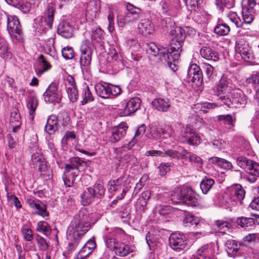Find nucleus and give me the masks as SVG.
<instances>
[{
  "label": "nucleus",
  "mask_w": 259,
  "mask_h": 259,
  "mask_svg": "<svg viewBox=\"0 0 259 259\" xmlns=\"http://www.w3.org/2000/svg\"><path fill=\"white\" fill-rule=\"evenodd\" d=\"M184 137L190 145H197L200 143V136L193 130L186 128Z\"/></svg>",
  "instance_id": "obj_25"
},
{
  "label": "nucleus",
  "mask_w": 259,
  "mask_h": 259,
  "mask_svg": "<svg viewBox=\"0 0 259 259\" xmlns=\"http://www.w3.org/2000/svg\"><path fill=\"white\" fill-rule=\"evenodd\" d=\"M170 165L168 163H162L158 167V174L161 176H164L170 170Z\"/></svg>",
  "instance_id": "obj_62"
},
{
  "label": "nucleus",
  "mask_w": 259,
  "mask_h": 259,
  "mask_svg": "<svg viewBox=\"0 0 259 259\" xmlns=\"http://www.w3.org/2000/svg\"><path fill=\"white\" fill-rule=\"evenodd\" d=\"M58 119L57 116L52 115L49 116L45 130L49 135L53 134L57 129Z\"/></svg>",
  "instance_id": "obj_29"
},
{
  "label": "nucleus",
  "mask_w": 259,
  "mask_h": 259,
  "mask_svg": "<svg viewBox=\"0 0 259 259\" xmlns=\"http://www.w3.org/2000/svg\"><path fill=\"white\" fill-rule=\"evenodd\" d=\"M127 126L125 122H121L114 126L112 130L110 140L112 143H116L122 139L126 134Z\"/></svg>",
  "instance_id": "obj_17"
},
{
  "label": "nucleus",
  "mask_w": 259,
  "mask_h": 259,
  "mask_svg": "<svg viewBox=\"0 0 259 259\" xmlns=\"http://www.w3.org/2000/svg\"><path fill=\"white\" fill-rule=\"evenodd\" d=\"M92 54H80V63L81 66H89L91 63Z\"/></svg>",
  "instance_id": "obj_56"
},
{
  "label": "nucleus",
  "mask_w": 259,
  "mask_h": 259,
  "mask_svg": "<svg viewBox=\"0 0 259 259\" xmlns=\"http://www.w3.org/2000/svg\"><path fill=\"white\" fill-rule=\"evenodd\" d=\"M141 102V99L139 97L131 98L126 103V106L123 110L120 113V116H128L135 113L140 108Z\"/></svg>",
  "instance_id": "obj_16"
},
{
  "label": "nucleus",
  "mask_w": 259,
  "mask_h": 259,
  "mask_svg": "<svg viewBox=\"0 0 259 259\" xmlns=\"http://www.w3.org/2000/svg\"><path fill=\"white\" fill-rule=\"evenodd\" d=\"M226 251L229 255L235 254L240 247V244L234 240H227L225 243Z\"/></svg>",
  "instance_id": "obj_33"
},
{
  "label": "nucleus",
  "mask_w": 259,
  "mask_h": 259,
  "mask_svg": "<svg viewBox=\"0 0 259 259\" xmlns=\"http://www.w3.org/2000/svg\"><path fill=\"white\" fill-rule=\"evenodd\" d=\"M96 196L95 189L91 187L87 188L81 196L82 204L84 206L89 205L93 201Z\"/></svg>",
  "instance_id": "obj_27"
},
{
  "label": "nucleus",
  "mask_w": 259,
  "mask_h": 259,
  "mask_svg": "<svg viewBox=\"0 0 259 259\" xmlns=\"http://www.w3.org/2000/svg\"><path fill=\"white\" fill-rule=\"evenodd\" d=\"M179 158L188 159L193 164L196 166L197 168L202 167V162L201 158L195 154L189 152L186 150H183L181 153H179Z\"/></svg>",
  "instance_id": "obj_20"
},
{
  "label": "nucleus",
  "mask_w": 259,
  "mask_h": 259,
  "mask_svg": "<svg viewBox=\"0 0 259 259\" xmlns=\"http://www.w3.org/2000/svg\"><path fill=\"white\" fill-rule=\"evenodd\" d=\"M184 225L186 226H196L199 224L200 220L198 218L194 216L191 213L184 211L183 213Z\"/></svg>",
  "instance_id": "obj_30"
},
{
  "label": "nucleus",
  "mask_w": 259,
  "mask_h": 259,
  "mask_svg": "<svg viewBox=\"0 0 259 259\" xmlns=\"http://www.w3.org/2000/svg\"><path fill=\"white\" fill-rule=\"evenodd\" d=\"M145 155L149 156H160V157H165L168 156L170 158L174 159H179V152L177 151L173 150H168L166 151H160V150H149L147 151L145 153Z\"/></svg>",
  "instance_id": "obj_21"
},
{
  "label": "nucleus",
  "mask_w": 259,
  "mask_h": 259,
  "mask_svg": "<svg viewBox=\"0 0 259 259\" xmlns=\"http://www.w3.org/2000/svg\"><path fill=\"white\" fill-rule=\"evenodd\" d=\"M230 31V27L224 23H219L214 28V33L220 36L226 35Z\"/></svg>",
  "instance_id": "obj_43"
},
{
  "label": "nucleus",
  "mask_w": 259,
  "mask_h": 259,
  "mask_svg": "<svg viewBox=\"0 0 259 259\" xmlns=\"http://www.w3.org/2000/svg\"><path fill=\"white\" fill-rule=\"evenodd\" d=\"M44 99L46 102L55 104L58 103L60 100V96L58 91L57 84L52 82L44 94Z\"/></svg>",
  "instance_id": "obj_14"
},
{
  "label": "nucleus",
  "mask_w": 259,
  "mask_h": 259,
  "mask_svg": "<svg viewBox=\"0 0 259 259\" xmlns=\"http://www.w3.org/2000/svg\"><path fill=\"white\" fill-rule=\"evenodd\" d=\"M228 17L230 20L235 24L237 27H241L243 26V22L240 18L235 12H230L228 14Z\"/></svg>",
  "instance_id": "obj_51"
},
{
  "label": "nucleus",
  "mask_w": 259,
  "mask_h": 259,
  "mask_svg": "<svg viewBox=\"0 0 259 259\" xmlns=\"http://www.w3.org/2000/svg\"><path fill=\"white\" fill-rule=\"evenodd\" d=\"M215 225L218 230L222 233H225L226 230L232 228V225L230 223L224 220L216 221L215 222Z\"/></svg>",
  "instance_id": "obj_49"
},
{
  "label": "nucleus",
  "mask_w": 259,
  "mask_h": 259,
  "mask_svg": "<svg viewBox=\"0 0 259 259\" xmlns=\"http://www.w3.org/2000/svg\"><path fill=\"white\" fill-rule=\"evenodd\" d=\"M146 240L150 249H153L156 243V239L154 236L148 232L146 235Z\"/></svg>",
  "instance_id": "obj_63"
},
{
  "label": "nucleus",
  "mask_w": 259,
  "mask_h": 259,
  "mask_svg": "<svg viewBox=\"0 0 259 259\" xmlns=\"http://www.w3.org/2000/svg\"><path fill=\"white\" fill-rule=\"evenodd\" d=\"M162 13L165 15L172 16L180 8V0H163L162 4Z\"/></svg>",
  "instance_id": "obj_19"
},
{
  "label": "nucleus",
  "mask_w": 259,
  "mask_h": 259,
  "mask_svg": "<svg viewBox=\"0 0 259 259\" xmlns=\"http://www.w3.org/2000/svg\"><path fill=\"white\" fill-rule=\"evenodd\" d=\"M122 150V148L116 150V156L120 163L128 165L135 164L137 163V159L133 154H125L122 156L121 154Z\"/></svg>",
  "instance_id": "obj_23"
},
{
  "label": "nucleus",
  "mask_w": 259,
  "mask_h": 259,
  "mask_svg": "<svg viewBox=\"0 0 259 259\" xmlns=\"http://www.w3.org/2000/svg\"><path fill=\"white\" fill-rule=\"evenodd\" d=\"M38 106V101L35 97H30L28 99L27 107L29 110V119L33 120L34 118L33 114Z\"/></svg>",
  "instance_id": "obj_41"
},
{
  "label": "nucleus",
  "mask_w": 259,
  "mask_h": 259,
  "mask_svg": "<svg viewBox=\"0 0 259 259\" xmlns=\"http://www.w3.org/2000/svg\"><path fill=\"white\" fill-rule=\"evenodd\" d=\"M36 241L39 249L41 250H46L48 248L49 245L46 239L38 235L36 238Z\"/></svg>",
  "instance_id": "obj_61"
},
{
  "label": "nucleus",
  "mask_w": 259,
  "mask_h": 259,
  "mask_svg": "<svg viewBox=\"0 0 259 259\" xmlns=\"http://www.w3.org/2000/svg\"><path fill=\"white\" fill-rule=\"evenodd\" d=\"M146 52L150 59L158 56L159 59L162 62L167 63L170 68H172V65L174 66V62L171 60V55H170L171 53L169 49H159L154 43L151 42L147 44Z\"/></svg>",
  "instance_id": "obj_6"
},
{
  "label": "nucleus",
  "mask_w": 259,
  "mask_h": 259,
  "mask_svg": "<svg viewBox=\"0 0 259 259\" xmlns=\"http://www.w3.org/2000/svg\"><path fill=\"white\" fill-rule=\"evenodd\" d=\"M257 6L255 0H243L242 2V16L244 23L250 24L253 20V14Z\"/></svg>",
  "instance_id": "obj_8"
},
{
  "label": "nucleus",
  "mask_w": 259,
  "mask_h": 259,
  "mask_svg": "<svg viewBox=\"0 0 259 259\" xmlns=\"http://www.w3.org/2000/svg\"><path fill=\"white\" fill-rule=\"evenodd\" d=\"M38 170L40 175L45 178L50 179L51 170L48 168L45 160L41 161L37 164Z\"/></svg>",
  "instance_id": "obj_48"
},
{
  "label": "nucleus",
  "mask_w": 259,
  "mask_h": 259,
  "mask_svg": "<svg viewBox=\"0 0 259 259\" xmlns=\"http://www.w3.org/2000/svg\"><path fill=\"white\" fill-rule=\"evenodd\" d=\"M62 56L66 59H71L74 57L73 49L69 47L64 48L62 50Z\"/></svg>",
  "instance_id": "obj_59"
},
{
  "label": "nucleus",
  "mask_w": 259,
  "mask_h": 259,
  "mask_svg": "<svg viewBox=\"0 0 259 259\" xmlns=\"http://www.w3.org/2000/svg\"><path fill=\"white\" fill-rule=\"evenodd\" d=\"M58 33L65 38H69L73 35V28L67 22L60 23L58 27Z\"/></svg>",
  "instance_id": "obj_24"
},
{
  "label": "nucleus",
  "mask_w": 259,
  "mask_h": 259,
  "mask_svg": "<svg viewBox=\"0 0 259 259\" xmlns=\"http://www.w3.org/2000/svg\"><path fill=\"white\" fill-rule=\"evenodd\" d=\"M169 35L171 37L169 49L171 55V60L174 62V66L176 65L180 53L182 52V46L186 37L185 30L181 27L177 26L170 31Z\"/></svg>",
  "instance_id": "obj_4"
},
{
  "label": "nucleus",
  "mask_w": 259,
  "mask_h": 259,
  "mask_svg": "<svg viewBox=\"0 0 259 259\" xmlns=\"http://www.w3.org/2000/svg\"><path fill=\"white\" fill-rule=\"evenodd\" d=\"M100 11V6L96 2H90L87 9V14L91 16L92 19L96 18Z\"/></svg>",
  "instance_id": "obj_35"
},
{
  "label": "nucleus",
  "mask_w": 259,
  "mask_h": 259,
  "mask_svg": "<svg viewBox=\"0 0 259 259\" xmlns=\"http://www.w3.org/2000/svg\"><path fill=\"white\" fill-rule=\"evenodd\" d=\"M36 230L46 236H49L51 232L50 226L45 221H40L37 223Z\"/></svg>",
  "instance_id": "obj_47"
},
{
  "label": "nucleus",
  "mask_w": 259,
  "mask_h": 259,
  "mask_svg": "<svg viewBox=\"0 0 259 259\" xmlns=\"http://www.w3.org/2000/svg\"><path fill=\"white\" fill-rule=\"evenodd\" d=\"M31 159L33 164L36 165H37L38 163L44 160L40 149L38 148L36 149V152L32 154Z\"/></svg>",
  "instance_id": "obj_58"
},
{
  "label": "nucleus",
  "mask_w": 259,
  "mask_h": 259,
  "mask_svg": "<svg viewBox=\"0 0 259 259\" xmlns=\"http://www.w3.org/2000/svg\"><path fill=\"white\" fill-rule=\"evenodd\" d=\"M97 94L102 98L109 97V84L106 83H98L95 85Z\"/></svg>",
  "instance_id": "obj_32"
},
{
  "label": "nucleus",
  "mask_w": 259,
  "mask_h": 259,
  "mask_svg": "<svg viewBox=\"0 0 259 259\" xmlns=\"http://www.w3.org/2000/svg\"><path fill=\"white\" fill-rule=\"evenodd\" d=\"M21 231L24 237V239L28 241H30L33 238L32 231L27 227H23Z\"/></svg>",
  "instance_id": "obj_60"
},
{
  "label": "nucleus",
  "mask_w": 259,
  "mask_h": 259,
  "mask_svg": "<svg viewBox=\"0 0 259 259\" xmlns=\"http://www.w3.org/2000/svg\"><path fill=\"white\" fill-rule=\"evenodd\" d=\"M169 243L171 247L176 251H180L187 247V241L183 234L172 233L169 238Z\"/></svg>",
  "instance_id": "obj_13"
},
{
  "label": "nucleus",
  "mask_w": 259,
  "mask_h": 259,
  "mask_svg": "<svg viewBox=\"0 0 259 259\" xmlns=\"http://www.w3.org/2000/svg\"><path fill=\"white\" fill-rule=\"evenodd\" d=\"M8 4L12 5L21 10L24 13L29 11V7L26 5L19 1V0H5Z\"/></svg>",
  "instance_id": "obj_46"
},
{
  "label": "nucleus",
  "mask_w": 259,
  "mask_h": 259,
  "mask_svg": "<svg viewBox=\"0 0 259 259\" xmlns=\"http://www.w3.org/2000/svg\"><path fill=\"white\" fill-rule=\"evenodd\" d=\"M200 53L203 58L208 60L217 61L220 58L218 53L209 47H203L200 50Z\"/></svg>",
  "instance_id": "obj_28"
},
{
  "label": "nucleus",
  "mask_w": 259,
  "mask_h": 259,
  "mask_svg": "<svg viewBox=\"0 0 259 259\" xmlns=\"http://www.w3.org/2000/svg\"><path fill=\"white\" fill-rule=\"evenodd\" d=\"M214 184V181L207 177H204L200 184V188L203 194H207Z\"/></svg>",
  "instance_id": "obj_39"
},
{
  "label": "nucleus",
  "mask_w": 259,
  "mask_h": 259,
  "mask_svg": "<svg viewBox=\"0 0 259 259\" xmlns=\"http://www.w3.org/2000/svg\"><path fill=\"white\" fill-rule=\"evenodd\" d=\"M90 228V224L88 219L87 210L85 208L81 209L76 214L67 230V238L70 241V249H75L81 241L82 237Z\"/></svg>",
  "instance_id": "obj_1"
},
{
  "label": "nucleus",
  "mask_w": 259,
  "mask_h": 259,
  "mask_svg": "<svg viewBox=\"0 0 259 259\" xmlns=\"http://www.w3.org/2000/svg\"><path fill=\"white\" fill-rule=\"evenodd\" d=\"M104 32L100 28H97L93 31L92 38L94 40L101 39L103 38Z\"/></svg>",
  "instance_id": "obj_64"
},
{
  "label": "nucleus",
  "mask_w": 259,
  "mask_h": 259,
  "mask_svg": "<svg viewBox=\"0 0 259 259\" xmlns=\"http://www.w3.org/2000/svg\"><path fill=\"white\" fill-rule=\"evenodd\" d=\"M55 10V9L54 5L52 4H50L48 6L47 10L45 12V19L46 20L48 25L50 28H52V23L54 20V13Z\"/></svg>",
  "instance_id": "obj_42"
},
{
  "label": "nucleus",
  "mask_w": 259,
  "mask_h": 259,
  "mask_svg": "<svg viewBox=\"0 0 259 259\" xmlns=\"http://www.w3.org/2000/svg\"><path fill=\"white\" fill-rule=\"evenodd\" d=\"M146 125L145 124H142L138 127V129L135 133V137L130 142H128L127 144V148L128 149H131L136 143L138 139L140 138L142 135L145 133L146 131Z\"/></svg>",
  "instance_id": "obj_44"
},
{
  "label": "nucleus",
  "mask_w": 259,
  "mask_h": 259,
  "mask_svg": "<svg viewBox=\"0 0 259 259\" xmlns=\"http://www.w3.org/2000/svg\"><path fill=\"white\" fill-rule=\"evenodd\" d=\"M220 100L222 102V104L204 102L195 105V108L204 112H207V110L214 109L223 105L232 108H242L245 106L247 102L246 96L239 89H233L230 95L221 96Z\"/></svg>",
  "instance_id": "obj_2"
},
{
  "label": "nucleus",
  "mask_w": 259,
  "mask_h": 259,
  "mask_svg": "<svg viewBox=\"0 0 259 259\" xmlns=\"http://www.w3.org/2000/svg\"><path fill=\"white\" fill-rule=\"evenodd\" d=\"M37 60L41 67V68L36 70L37 74H42L44 72L51 69V65L46 60L44 56H39L37 58Z\"/></svg>",
  "instance_id": "obj_40"
},
{
  "label": "nucleus",
  "mask_w": 259,
  "mask_h": 259,
  "mask_svg": "<svg viewBox=\"0 0 259 259\" xmlns=\"http://www.w3.org/2000/svg\"><path fill=\"white\" fill-rule=\"evenodd\" d=\"M26 203L32 209L37 210L35 214L44 218L49 216V212L47 211V205L40 200L29 198L26 200Z\"/></svg>",
  "instance_id": "obj_18"
},
{
  "label": "nucleus",
  "mask_w": 259,
  "mask_h": 259,
  "mask_svg": "<svg viewBox=\"0 0 259 259\" xmlns=\"http://www.w3.org/2000/svg\"><path fill=\"white\" fill-rule=\"evenodd\" d=\"M235 50L245 61L251 62L254 58L251 48L242 39L236 41Z\"/></svg>",
  "instance_id": "obj_11"
},
{
  "label": "nucleus",
  "mask_w": 259,
  "mask_h": 259,
  "mask_svg": "<svg viewBox=\"0 0 259 259\" xmlns=\"http://www.w3.org/2000/svg\"><path fill=\"white\" fill-rule=\"evenodd\" d=\"M83 162L79 157H72L70 159V164H67L65 167V174L69 173L71 169H78Z\"/></svg>",
  "instance_id": "obj_34"
},
{
  "label": "nucleus",
  "mask_w": 259,
  "mask_h": 259,
  "mask_svg": "<svg viewBox=\"0 0 259 259\" xmlns=\"http://www.w3.org/2000/svg\"><path fill=\"white\" fill-rule=\"evenodd\" d=\"M67 92L70 101L72 102H75L77 101L78 94L76 87H67Z\"/></svg>",
  "instance_id": "obj_53"
},
{
  "label": "nucleus",
  "mask_w": 259,
  "mask_h": 259,
  "mask_svg": "<svg viewBox=\"0 0 259 259\" xmlns=\"http://www.w3.org/2000/svg\"><path fill=\"white\" fill-rule=\"evenodd\" d=\"M11 56L7 41L4 38L0 36V57L3 58H8Z\"/></svg>",
  "instance_id": "obj_38"
},
{
  "label": "nucleus",
  "mask_w": 259,
  "mask_h": 259,
  "mask_svg": "<svg viewBox=\"0 0 259 259\" xmlns=\"http://www.w3.org/2000/svg\"><path fill=\"white\" fill-rule=\"evenodd\" d=\"M91 46V45L89 40L85 39L83 40L80 47V54H92V50Z\"/></svg>",
  "instance_id": "obj_52"
},
{
  "label": "nucleus",
  "mask_w": 259,
  "mask_h": 259,
  "mask_svg": "<svg viewBox=\"0 0 259 259\" xmlns=\"http://www.w3.org/2000/svg\"><path fill=\"white\" fill-rule=\"evenodd\" d=\"M95 247V241L93 240H89L78 251L76 259H83L87 257L93 252Z\"/></svg>",
  "instance_id": "obj_22"
},
{
  "label": "nucleus",
  "mask_w": 259,
  "mask_h": 259,
  "mask_svg": "<svg viewBox=\"0 0 259 259\" xmlns=\"http://www.w3.org/2000/svg\"><path fill=\"white\" fill-rule=\"evenodd\" d=\"M114 250L117 254L121 256L127 255L131 251L130 247L128 245L119 242H117Z\"/></svg>",
  "instance_id": "obj_36"
},
{
  "label": "nucleus",
  "mask_w": 259,
  "mask_h": 259,
  "mask_svg": "<svg viewBox=\"0 0 259 259\" xmlns=\"http://www.w3.org/2000/svg\"><path fill=\"white\" fill-rule=\"evenodd\" d=\"M7 29L12 37H15L18 41H21L23 39V33L19 19L17 16H8L7 17Z\"/></svg>",
  "instance_id": "obj_7"
},
{
  "label": "nucleus",
  "mask_w": 259,
  "mask_h": 259,
  "mask_svg": "<svg viewBox=\"0 0 259 259\" xmlns=\"http://www.w3.org/2000/svg\"><path fill=\"white\" fill-rule=\"evenodd\" d=\"M171 200L175 204L182 203L192 207L198 204L196 193L191 188L186 186L176 189L171 195Z\"/></svg>",
  "instance_id": "obj_3"
},
{
  "label": "nucleus",
  "mask_w": 259,
  "mask_h": 259,
  "mask_svg": "<svg viewBox=\"0 0 259 259\" xmlns=\"http://www.w3.org/2000/svg\"><path fill=\"white\" fill-rule=\"evenodd\" d=\"M107 187L109 192L113 195H116L118 192H121L120 195L116 196V199L118 200L122 199L128 191V188L125 186L124 182L122 179L109 181L108 183Z\"/></svg>",
  "instance_id": "obj_10"
},
{
  "label": "nucleus",
  "mask_w": 259,
  "mask_h": 259,
  "mask_svg": "<svg viewBox=\"0 0 259 259\" xmlns=\"http://www.w3.org/2000/svg\"><path fill=\"white\" fill-rule=\"evenodd\" d=\"M233 195L239 200H242L245 197V192L240 185H236L233 188Z\"/></svg>",
  "instance_id": "obj_50"
},
{
  "label": "nucleus",
  "mask_w": 259,
  "mask_h": 259,
  "mask_svg": "<svg viewBox=\"0 0 259 259\" xmlns=\"http://www.w3.org/2000/svg\"><path fill=\"white\" fill-rule=\"evenodd\" d=\"M121 232H122V230L116 229L111 232L109 235L106 236L105 243L108 247L114 249L116 244L118 242L116 241L117 234Z\"/></svg>",
  "instance_id": "obj_31"
},
{
  "label": "nucleus",
  "mask_w": 259,
  "mask_h": 259,
  "mask_svg": "<svg viewBox=\"0 0 259 259\" xmlns=\"http://www.w3.org/2000/svg\"><path fill=\"white\" fill-rule=\"evenodd\" d=\"M229 82L226 77L223 76L218 85L213 88L214 94L218 96L230 95L233 89L228 85Z\"/></svg>",
  "instance_id": "obj_15"
},
{
  "label": "nucleus",
  "mask_w": 259,
  "mask_h": 259,
  "mask_svg": "<svg viewBox=\"0 0 259 259\" xmlns=\"http://www.w3.org/2000/svg\"><path fill=\"white\" fill-rule=\"evenodd\" d=\"M156 108L160 111H167L170 106V104L167 99L158 98L154 102Z\"/></svg>",
  "instance_id": "obj_37"
},
{
  "label": "nucleus",
  "mask_w": 259,
  "mask_h": 259,
  "mask_svg": "<svg viewBox=\"0 0 259 259\" xmlns=\"http://www.w3.org/2000/svg\"><path fill=\"white\" fill-rule=\"evenodd\" d=\"M246 81L254 88H259V73L252 75L247 79Z\"/></svg>",
  "instance_id": "obj_57"
},
{
  "label": "nucleus",
  "mask_w": 259,
  "mask_h": 259,
  "mask_svg": "<svg viewBox=\"0 0 259 259\" xmlns=\"http://www.w3.org/2000/svg\"><path fill=\"white\" fill-rule=\"evenodd\" d=\"M236 162L237 165L241 168L249 170L248 174L245 176V179L250 183L255 182L259 177V165L244 156L238 157Z\"/></svg>",
  "instance_id": "obj_5"
},
{
  "label": "nucleus",
  "mask_w": 259,
  "mask_h": 259,
  "mask_svg": "<svg viewBox=\"0 0 259 259\" xmlns=\"http://www.w3.org/2000/svg\"><path fill=\"white\" fill-rule=\"evenodd\" d=\"M83 100L81 102L82 105H85L88 102H91L94 100V97L89 89L88 86L84 88L82 92Z\"/></svg>",
  "instance_id": "obj_54"
},
{
  "label": "nucleus",
  "mask_w": 259,
  "mask_h": 259,
  "mask_svg": "<svg viewBox=\"0 0 259 259\" xmlns=\"http://www.w3.org/2000/svg\"><path fill=\"white\" fill-rule=\"evenodd\" d=\"M185 80L188 82L194 83L196 86H200L203 81V75L199 66L196 64L190 65Z\"/></svg>",
  "instance_id": "obj_9"
},
{
  "label": "nucleus",
  "mask_w": 259,
  "mask_h": 259,
  "mask_svg": "<svg viewBox=\"0 0 259 259\" xmlns=\"http://www.w3.org/2000/svg\"><path fill=\"white\" fill-rule=\"evenodd\" d=\"M127 13H125L123 20L125 23L135 22L141 18L143 14L140 8L128 4L126 7Z\"/></svg>",
  "instance_id": "obj_12"
},
{
  "label": "nucleus",
  "mask_w": 259,
  "mask_h": 259,
  "mask_svg": "<svg viewBox=\"0 0 259 259\" xmlns=\"http://www.w3.org/2000/svg\"><path fill=\"white\" fill-rule=\"evenodd\" d=\"M237 223L241 227L247 230L249 227L253 226L254 219L250 218L241 217L237 219Z\"/></svg>",
  "instance_id": "obj_45"
},
{
  "label": "nucleus",
  "mask_w": 259,
  "mask_h": 259,
  "mask_svg": "<svg viewBox=\"0 0 259 259\" xmlns=\"http://www.w3.org/2000/svg\"><path fill=\"white\" fill-rule=\"evenodd\" d=\"M138 29L143 35L147 36L152 33L153 26L148 19H141L138 24Z\"/></svg>",
  "instance_id": "obj_26"
},
{
  "label": "nucleus",
  "mask_w": 259,
  "mask_h": 259,
  "mask_svg": "<svg viewBox=\"0 0 259 259\" xmlns=\"http://www.w3.org/2000/svg\"><path fill=\"white\" fill-rule=\"evenodd\" d=\"M218 119L219 121H223L226 124H228L232 127L234 126L235 118L230 114L219 115Z\"/></svg>",
  "instance_id": "obj_55"
}]
</instances>
